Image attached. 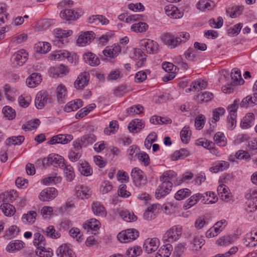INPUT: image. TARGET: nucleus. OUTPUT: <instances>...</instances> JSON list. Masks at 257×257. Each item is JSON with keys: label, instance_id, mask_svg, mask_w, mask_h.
<instances>
[{"label": "nucleus", "instance_id": "nucleus-1", "mask_svg": "<svg viewBox=\"0 0 257 257\" xmlns=\"http://www.w3.org/2000/svg\"><path fill=\"white\" fill-rule=\"evenodd\" d=\"M65 58L71 63L76 64L79 62V56L76 53H70L66 50L56 51L50 56L51 60H62Z\"/></svg>", "mask_w": 257, "mask_h": 257}, {"label": "nucleus", "instance_id": "nucleus-57", "mask_svg": "<svg viewBox=\"0 0 257 257\" xmlns=\"http://www.w3.org/2000/svg\"><path fill=\"white\" fill-rule=\"evenodd\" d=\"M197 51L192 48H189L184 53L185 58L190 61H193L197 57Z\"/></svg>", "mask_w": 257, "mask_h": 257}, {"label": "nucleus", "instance_id": "nucleus-39", "mask_svg": "<svg viewBox=\"0 0 257 257\" xmlns=\"http://www.w3.org/2000/svg\"><path fill=\"white\" fill-rule=\"evenodd\" d=\"M95 136L93 134L89 133L85 135L81 138V147H86L87 145L92 144L95 141Z\"/></svg>", "mask_w": 257, "mask_h": 257}, {"label": "nucleus", "instance_id": "nucleus-45", "mask_svg": "<svg viewBox=\"0 0 257 257\" xmlns=\"http://www.w3.org/2000/svg\"><path fill=\"white\" fill-rule=\"evenodd\" d=\"M93 170L88 162L84 161L81 162V175L84 176H89L92 174Z\"/></svg>", "mask_w": 257, "mask_h": 257}, {"label": "nucleus", "instance_id": "nucleus-46", "mask_svg": "<svg viewBox=\"0 0 257 257\" xmlns=\"http://www.w3.org/2000/svg\"><path fill=\"white\" fill-rule=\"evenodd\" d=\"M198 196H200L199 194H196L191 196L188 200V202H186L183 208L184 209L187 210L192 206L197 203L198 201Z\"/></svg>", "mask_w": 257, "mask_h": 257}, {"label": "nucleus", "instance_id": "nucleus-50", "mask_svg": "<svg viewBox=\"0 0 257 257\" xmlns=\"http://www.w3.org/2000/svg\"><path fill=\"white\" fill-rule=\"evenodd\" d=\"M142 252L141 247L135 246L134 247L129 248L126 252V255L128 257H137Z\"/></svg>", "mask_w": 257, "mask_h": 257}, {"label": "nucleus", "instance_id": "nucleus-6", "mask_svg": "<svg viewBox=\"0 0 257 257\" xmlns=\"http://www.w3.org/2000/svg\"><path fill=\"white\" fill-rule=\"evenodd\" d=\"M42 162L44 165L50 164L56 167L62 168L65 166L64 158L57 154H50Z\"/></svg>", "mask_w": 257, "mask_h": 257}, {"label": "nucleus", "instance_id": "nucleus-49", "mask_svg": "<svg viewBox=\"0 0 257 257\" xmlns=\"http://www.w3.org/2000/svg\"><path fill=\"white\" fill-rule=\"evenodd\" d=\"M102 54L103 55H100V58L102 61L106 60V57H109L110 58H114L115 57L112 50V47L110 46H107L102 51Z\"/></svg>", "mask_w": 257, "mask_h": 257}, {"label": "nucleus", "instance_id": "nucleus-33", "mask_svg": "<svg viewBox=\"0 0 257 257\" xmlns=\"http://www.w3.org/2000/svg\"><path fill=\"white\" fill-rule=\"evenodd\" d=\"M25 140L23 136H12L6 140V144L7 145L10 144L16 145H20L22 144Z\"/></svg>", "mask_w": 257, "mask_h": 257}, {"label": "nucleus", "instance_id": "nucleus-31", "mask_svg": "<svg viewBox=\"0 0 257 257\" xmlns=\"http://www.w3.org/2000/svg\"><path fill=\"white\" fill-rule=\"evenodd\" d=\"M254 120V115L252 113H248L243 117L241 120L240 125L242 128H248L251 125V123Z\"/></svg>", "mask_w": 257, "mask_h": 257}, {"label": "nucleus", "instance_id": "nucleus-18", "mask_svg": "<svg viewBox=\"0 0 257 257\" xmlns=\"http://www.w3.org/2000/svg\"><path fill=\"white\" fill-rule=\"evenodd\" d=\"M158 205L152 204L147 208L144 213V218L147 220H151L155 219L159 212Z\"/></svg>", "mask_w": 257, "mask_h": 257}, {"label": "nucleus", "instance_id": "nucleus-51", "mask_svg": "<svg viewBox=\"0 0 257 257\" xmlns=\"http://www.w3.org/2000/svg\"><path fill=\"white\" fill-rule=\"evenodd\" d=\"M242 8L241 7H233L226 10V13L228 14L231 18H234L239 16L241 13Z\"/></svg>", "mask_w": 257, "mask_h": 257}, {"label": "nucleus", "instance_id": "nucleus-27", "mask_svg": "<svg viewBox=\"0 0 257 257\" xmlns=\"http://www.w3.org/2000/svg\"><path fill=\"white\" fill-rule=\"evenodd\" d=\"M92 209L97 216H105L106 214L105 208L99 202L93 203L92 205Z\"/></svg>", "mask_w": 257, "mask_h": 257}, {"label": "nucleus", "instance_id": "nucleus-13", "mask_svg": "<svg viewBox=\"0 0 257 257\" xmlns=\"http://www.w3.org/2000/svg\"><path fill=\"white\" fill-rule=\"evenodd\" d=\"M48 101V92L46 91H41L36 95L35 104L38 109H42L47 104Z\"/></svg>", "mask_w": 257, "mask_h": 257}, {"label": "nucleus", "instance_id": "nucleus-34", "mask_svg": "<svg viewBox=\"0 0 257 257\" xmlns=\"http://www.w3.org/2000/svg\"><path fill=\"white\" fill-rule=\"evenodd\" d=\"M36 253L40 257H51L53 255L52 250L47 249L44 245H40L37 247Z\"/></svg>", "mask_w": 257, "mask_h": 257}, {"label": "nucleus", "instance_id": "nucleus-28", "mask_svg": "<svg viewBox=\"0 0 257 257\" xmlns=\"http://www.w3.org/2000/svg\"><path fill=\"white\" fill-rule=\"evenodd\" d=\"M37 212L34 211H30L27 214H24L22 218L23 222L28 224H33L36 220Z\"/></svg>", "mask_w": 257, "mask_h": 257}, {"label": "nucleus", "instance_id": "nucleus-30", "mask_svg": "<svg viewBox=\"0 0 257 257\" xmlns=\"http://www.w3.org/2000/svg\"><path fill=\"white\" fill-rule=\"evenodd\" d=\"M1 209L6 216H11L14 215L16 212L14 206L8 203H4L0 206Z\"/></svg>", "mask_w": 257, "mask_h": 257}, {"label": "nucleus", "instance_id": "nucleus-60", "mask_svg": "<svg viewBox=\"0 0 257 257\" xmlns=\"http://www.w3.org/2000/svg\"><path fill=\"white\" fill-rule=\"evenodd\" d=\"M118 195L124 198H127L131 195V193L126 190V186L125 184H121L117 191Z\"/></svg>", "mask_w": 257, "mask_h": 257}, {"label": "nucleus", "instance_id": "nucleus-64", "mask_svg": "<svg viewBox=\"0 0 257 257\" xmlns=\"http://www.w3.org/2000/svg\"><path fill=\"white\" fill-rule=\"evenodd\" d=\"M232 240L231 236H224L219 238L217 241L216 243L219 245H226L229 244Z\"/></svg>", "mask_w": 257, "mask_h": 257}, {"label": "nucleus", "instance_id": "nucleus-37", "mask_svg": "<svg viewBox=\"0 0 257 257\" xmlns=\"http://www.w3.org/2000/svg\"><path fill=\"white\" fill-rule=\"evenodd\" d=\"M50 44L47 42H39L35 46L36 51L42 54L47 53L50 50Z\"/></svg>", "mask_w": 257, "mask_h": 257}, {"label": "nucleus", "instance_id": "nucleus-43", "mask_svg": "<svg viewBox=\"0 0 257 257\" xmlns=\"http://www.w3.org/2000/svg\"><path fill=\"white\" fill-rule=\"evenodd\" d=\"M148 29V25L144 22H139L133 25L131 29L136 32L142 33L146 32Z\"/></svg>", "mask_w": 257, "mask_h": 257}, {"label": "nucleus", "instance_id": "nucleus-2", "mask_svg": "<svg viewBox=\"0 0 257 257\" xmlns=\"http://www.w3.org/2000/svg\"><path fill=\"white\" fill-rule=\"evenodd\" d=\"M139 235L138 231L134 228H129L119 232L117 238L120 242L127 243L135 240Z\"/></svg>", "mask_w": 257, "mask_h": 257}, {"label": "nucleus", "instance_id": "nucleus-44", "mask_svg": "<svg viewBox=\"0 0 257 257\" xmlns=\"http://www.w3.org/2000/svg\"><path fill=\"white\" fill-rule=\"evenodd\" d=\"M214 141L218 145L225 146L226 144V139L224 134L221 132H217L214 136Z\"/></svg>", "mask_w": 257, "mask_h": 257}, {"label": "nucleus", "instance_id": "nucleus-25", "mask_svg": "<svg viewBox=\"0 0 257 257\" xmlns=\"http://www.w3.org/2000/svg\"><path fill=\"white\" fill-rule=\"evenodd\" d=\"M95 38V34L92 31H86L81 34V46L90 44Z\"/></svg>", "mask_w": 257, "mask_h": 257}, {"label": "nucleus", "instance_id": "nucleus-38", "mask_svg": "<svg viewBox=\"0 0 257 257\" xmlns=\"http://www.w3.org/2000/svg\"><path fill=\"white\" fill-rule=\"evenodd\" d=\"M189 155V152L186 149H181L176 151L172 156V159L174 161L184 159Z\"/></svg>", "mask_w": 257, "mask_h": 257}, {"label": "nucleus", "instance_id": "nucleus-8", "mask_svg": "<svg viewBox=\"0 0 257 257\" xmlns=\"http://www.w3.org/2000/svg\"><path fill=\"white\" fill-rule=\"evenodd\" d=\"M131 177L135 185L140 186L146 183L147 178L144 173L138 168H134L131 172Z\"/></svg>", "mask_w": 257, "mask_h": 257}, {"label": "nucleus", "instance_id": "nucleus-32", "mask_svg": "<svg viewBox=\"0 0 257 257\" xmlns=\"http://www.w3.org/2000/svg\"><path fill=\"white\" fill-rule=\"evenodd\" d=\"M213 7V2L209 0H200L197 4V9L201 11L210 10Z\"/></svg>", "mask_w": 257, "mask_h": 257}, {"label": "nucleus", "instance_id": "nucleus-40", "mask_svg": "<svg viewBox=\"0 0 257 257\" xmlns=\"http://www.w3.org/2000/svg\"><path fill=\"white\" fill-rule=\"evenodd\" d=\"M191 191L187 188H184L178 190L175 194V198L178 200H181L191 195Z\"/></svg>", "mask_w": 257, "mask_h": 257}, {"label": "nucleus", "instance_id": "nucleus-52", "mask_svg": "<svg viewBox=\"0 0 257 257\" xmlns=\"http://www.w3.org/2000/svg\"><path fill=\"white\" fill-rule=\"evenodd\" d=\"M40 121L39 119L36 118L34 120H30L26 124L23 125L22 128L25 131H30L32 128H35L40 124Z\"/></svg>", "mask_w": 257, "mask_h": 257}, {"label": "nucleus", "instance_id": "nucleus-36", "mask_svg": "<svg viewBox=\"0 0 257 257\" xmlns=\"http://www.w3.org/2000/svg\"><path fill=\"white\" fill-rule=\"evenodd\" d=\"M191 136V132L189 126H185L180 132L181 141L184 143H188Z\"/></svg>", "mask_w": 257, "mask_h": 257}, {"label": "nucleus", "instance_id": "nucleus-16", "mask_svg": "<svg viewBox=\"0 0 257 257\" xmlns=\"http://www.w3.org/2000/svg\"><path fill=\"white\" fill-rule=\"evenodd\" d=\"M141 46L143 50L150 54L156 53L159 49V45L156 42L149 40L141 41Z\"/></svg>", "mask_w": 257, "mask_h": 257}, {"label": "nucleus", "instance_id": "nucleus-17", "mask_svg": "<svg viewBox=\"0 0 257 257\" xmlns=\"http://www.w3.org/2000/svg\"><path fill=\"white\" fill-rule=\"evenodd\" d=\"M83 60L85 63L92 66H96L100 64L99 58L92 52L85 53L83 55Z\"/></svg>", "mask_w": 257, "mask_h": 257}, {"label": "nucleus", "instance_id": "nucleus-20", "mask_svg": "<svg viewBox=\"0 0 257 257\" xmlns=\"http://www.w3.org/2000/svg\"><path fill=\"white\" fill-rule=\"evenodd\" d=\"M60 17L67 21L74 20L79 17V14L72 10L65 9L62 11L60 14Z\"/></svg>", "mask_w": 257, "mask_h": 257}, {"label": "nucleus", "instance_id": "nucleus-59", "mask_svg": "<svg viewBox=\"0 0 257 257\" xmlns=\"http://www.w3.org/2000/svg\"><path fill=\"white\" fill-rule=\"evenodd\" d=\"M242 27V23L237 24L228 30V33L233 36H236L239 33Z\"/></svg>", "mask_w": 257, "mask_h": 257}, {"label": "nucleus", "instance_id": "nucleus-62", "mask_svg": "<svg viewBox=\"0 0 257 257\" xmlns=\"http://www.w3.org/2000/svg\"><path fill=\"white\" fill-rule=\"evenodd\" d=\"M207 85V82L204 80H199L192 83L191 87H193L195 89H202L205 88Z\"/></svg>", "mask_w": 257, "mask_h": 257}, {"label": "nucleus", "instance_id": "nucleus-35", "mask_svg": "<svg viewBox=\"0 0 257 257\" xmlns=\"http://www.w3.org/2000/svg\"><path fill=\"white\" fill-rule=\"evenodd\" d=\"M231 109L230 110V114L227 117V121L229 125V127L230 130H232L235 127L236 125V119L235 117L237 115V112L236 109H234L233 108H231Z\"/></svg>", "mask_w": 257, "mask_h": 257}, {"label": "nucleus", "instance_id": "nucleus-3", "mask_svg": "<svg viewBox=\"0 0 257 257\" xmlns=\"http://www.w3.org/2000/svg\"><path fill=\"white\" fill-rule=\"evenodd\" d=\"M182 234V227L176 225L168 230L163 235V240L166 242H172L177 240Z\"/></svg>", "mask_w": 257, "mask_h": 257}, {"label": "nucleus", "instance_id": "nucleus-61", "mask_svg": "<svg viewBox=\"0 0 257 257\" xmlns=\"http://www.w3.org/2000/svg\"><path fill=\"white\" fill-rule=\"evenodd\" d=\"M61 180V179L60 177L51 176L43 179L42 182L44 184L47 185L53 183L56 184L60 182Z\"/></svg>", "mask_w": 257, "mask_h": 257}, {"label": "nucleus", "instance_id": "nucleus-53", "mask_svg": "<svg viewBox=\"0 0 257 257\" xmlns=\"http://www.w3.org/2000/svg\"><path fill=\"white\" fill-rule=\"evenodd\" d=\"M63 168L64 172L66 174L67 180L69 181H71L73 180L75 176L72 167L65 164V166Z\"/></svg>", "mask_w": 257, "mask_h": 257}, {"label": "nucleus", "instance_id": "nucleus-19", "mask_svg": "<svg viewBox=\"0 0 257 257\" xmlns=\"http://www.w3.org/2000/svg\"><path fill=\"white\" fill-rule=\"evenodd\" d=\"M73 148L69 152V159L72 162L77 161L80 157L79 150L80 149V142L78 141L73 143Z\"/></svg>", "mask_w": 257, "mask_h": 257}, {"label": "nucleus", "instance_id": "nucleus-41", "mask_svg": "<svg viewBox=\"0 0 257 257\" xmlns=\"http://www.w3.org/2000/svg\"><path fill=\"white\" fill-rule=\"evenodd\" d=\"M80 104V99H78L74 101L68 102L64 108V110L67 112L76 110L79 108Z\"/></svg>", "mask_w": 257, "mask_h": 257}, {"label": "nucleus", "instance_id": "nucleus-5", "mask_svg": "<svg viewBox=\"0 0 257 257\" xmlns=\"http://www.w3.org/2000/svg\"><path fill=\"white\" fill-rule=\"evenodd\" d=\"M161 181H162V183L156 191V197L158 199L161 198L169 194L173 186V183L167 179Z\"/></svg>", "mask_w": 257, "mask_h": 257}, {"label": "nucleus", "instance_id": "nucleus-23", "mask_svg": "<svg viewBox=\"0 0 257 257\" xmlns=\"http://www.w3.org/2000/svg\"><path fill=\"white\" fill-rule=\"evenodd\" d=\"M25 243L19 240H15L11 241L7 246V250L9 252H15L24 248Z\"/></svg>", "mask_w": 257, "mask_h": 257}, {"label": "nucleus", "instance_id": "nucleus-58", "mask_svg": "<svg viewBox=\"0 0 257 257\" xmlns=\"http://www.w3.org/2000/svg\"><path fill=\"white\" fill-rule=\"evenodd\" d=\"M212 96L213 94L212 93L208 91H205L199 93L197 95V97L198 99H200L201 101L207 102L210 100L212 99Z\"/></svg>", "mask_w": 257, "mask_h": 257}, {"label": "nucleus", "instance_id": "nucleus-55", "mask_svg": "<svg viewBox=\"0 0 257 257\" xmlns=\"http://www.w3.org/2000/svg\"><path fill=\"white\" fill-rule=\"evenodd\" d=\"M46 234L48 236L57 239L60 237L61 234L58 231H56L53 226H49L46 229Z\"/></svg>", "mask_w": 257, "mask_h": 257}, {"label": "nucleus", "instance_id": "nucleus-54", "mask_svg": "<svg viewBox=\"0 0 257 257\" xmlns=\"http://www.w3.org/2000/svg\"><path fill=\"white\" fill-rule=\"evenodd\" d=\"M34 237V244L37 246V247H39L40 245H45V238L41 233L39 232L35 233Z\"/></svg>", "mask_w": 257, "mask_h": 257}, {"label": "nucleus", "instance_id": "nucleus-7", "mask_svg": "<svg viewBox=\"0 0 257 257\" xmlns=\"http://www.w3.org/2000/svg\"><path fill=\"white\" fill-rule=\"evenodd\" d=\"M28 54L26 51L22 49L15 53L12 56L11 60L13 63L14 66L23 65L28 60Z\"/></svg>", "mask_w": 257, "mask_h": 257}, {"label": "nucleus", "instance_id": "nucleus-15", "mask_svg": "<svg viewBox=\"0 0 257 257\" xmlns=\"http://www.w3.org/2000/svg\"><path fill=\"white\" fill-rule=\"evenodd\" d=\"M100 223L98 220L91 218L86 222L83 223V228L87 230V232L91 231V233L95 235L99 228Z\"/></svg>", "mask_w": 257, "mask_h": 257}, {"label": "nucleus", "instance_id": "nucleus-9", "mask_svg": "<svg viewBox=\"0 0 257 257\" xmlns=\"http://www.w3.org/2000/svg\"><path fill=\"white\" fill-rule=\"evenodd\" d=\"M58 195L57 190L54 187L47 188L43 190L39 196L42 201H49L54 199Z\"/></svg>", "mask_w": 257, "mask_h": 257}, {"label": "nucleus", "instance_id": "nucleus-29", "mask_svg": "<svg viewBox=\"0 0 257 257\" xmlns=\"http://www.w3.org/2000/svg\"><path fill=\"white\" fill-rule=\"evenodd\" d=\"M67 94V90L65 86L63 84H60L57 88V99L59 103H64V99Z\"/></svg>", "mask_w": 257, "mask_h": 257}, {"label": "nucleus", "instance_id": "nucleus-56", "mask_svg": "<svg viewBox=\"0 0 257 257\" xmlns=\"http://www.w3.org/2000/svg\"><path fill=\"white\" fill-rule=\"evenodd\" d=\"M3 196L6 201L12 202L18 197V194L16 191L11 190L4 193Z\"/></svg>", "mask_w": 257, "mask_h": 257}, {"label": "nucleus", "instance_id": "nucleus-12", "mask_svg": "<svg viewBox=\"0 0 257 257\" xmlns=\"http://www.w3.org/2000/svg\"><path fill=\"white\" fill-rule=\"evenodd\" d=\"M56 252L58 257H76L70 246L67 244L60 246Z\"/></svg>", "mask_w": 257, "mask_h": 257}, {"label": "nucleus", "instance_id": "nucleus-21", "mask_svg": "<svg viewBox=\"0 0 257 257\" xmlns=\"http://www.w3.org/2000/svg\"><path fill=\"white\" fill-rule=\"evenodd\" d=\"M42 80L41 75L38 73H34L26 80V84L31 88L36 87Z\"/></svg>", "mask_w": 257, "mask_h": 257}, {"label": "nucleus", "instance_id": "nucleus-26", "mask_svg": "<svg viewBox=\"0 0 257 257\" xmlns=\"http://www.w3.org/2000/svg\"><path fill=\"white\" fill-rule=\"evenodd\" d=\"M231 79L235 84H242L244 80L242 78L240 71L237 68H234L231 72Z\"/></svg>", "mask_w": 257, "mask_h": 257}, {"label": "nucleus", "instance_id": "nucleus-10", "mask_svg": "<svg viewBox=\"0 0 257 257\" xmlns=\"http://www.w3.org/2000/svg\"><path fill=\"white\" fill-rule=\"evenodd\" d=\"M163 42L171 48H175L180 44L181 41L176 35H172L170 33L164 34L161 38Z\"/></svg>", "mask_w": 257, "mask_h": 257}, {"label": "nucleus", "instance_id": "nucleus-4", "mask_svg": "<svg viewBox=\"0 0 257 257\" xmlns=\"http://www.w3.org/2000/svg\"><path fill=\"white\" fill-rule=\"evenodd\" d=\"M53 34L55 36V39L53 40L54 45L61 47L65 43L64 39L70 36L72 32L71 30L65 31L61 29H56L54 30Z\"/></svg>", "mask_w": 257, "mask_h": 257}, {"label": "nucleus", "instance_id": "nucleus-11", "mask_svg": "<svg viewBox=\"0 0 257 257\" xmlns=\"http://www.w3.org/2000/svg\"><path fill=\"white\" fill-rule=\"evenodd\" d=\"M73 136L68 134H59L52 137L48 143L50 145L56 144H66L72 141Z\"/></svg>", "mask_w": 257, "mask_h": 257}, {"label": "nucleus", "instance_id": "nucleus-24", "mask_svg": "<svg viewBox=\"0 0 257 257\" xmlns=\"http://www.w3.org/2000/svg\"><path fill=\"white\" fill-rule=\"evenodd\" d=\"M249 99H251V95L247 96L244 98L241 102H240L239 99H235L234 100L233 103L228 106V108H233L236 110V108L238 107L239 104L241 107L247 108L249 105L248 101L249 100Z\"/></svg>", "mask_w": 257, "mask_h": 257}, {"label": "nucleus", "instance_id": "nucleus-47", "mask_svg": "<svg viewBox=\"0 0 257 257\" xmlns=\"http://www.w3.org/2000/svg\"><path fill=\"white\" fill-rule=\"evenodd\" d=\"M118 128V123L116 120H112L109 123V128H105L104 130V133L110 135V134H114L116 132Z\"/></svg>", "mask_w": 257, "mask_h": 257}, {"label": "nucleus", "instance_id": "nucleus-63", "mask_svg": "<svg viewBox=\"0 0 257 257\" xmlns=\"http://www.w3.org/2000/svg\"><path fill=\"white\" fill-rule=\"evenodd\" d=\"M55 74L58 77L60 76V74L63 75L68 73V69L67 67L62 64L59 66H56L54 68Z\"/></svg>", "mask_w": 257, "mask_h": 257}, {"label": "nucleus", "instance_id": "nucleus-22", "mask_svg": "<svg viewBox=\"0 0 257 257\" xmlns=\"http://www.w3.org/2000/svg\"><path fill=\"white\" fill-rule=\"evenodd\" d=\"M145 126L141 120L135 119L132 120L128 125V129L131 133H138Z\"/></svg>", "mask_w": 257, "mask_h": 257}, {"label": "nucleus", "instance_id": "nucleus-48", "mask_svg": "<svg viewBox=\"0 0 257 257\" xmlns=\"http://www.w3.org/2000/svg\"><path fill=\"white\" fill-rule=\"evenodd\" d=\"M3 112L9 119L11 120L16 117L15 110L9 106H6L3 108Z\"/></svg>", "mask_w": 257, "mask_h": 257}, {"label": "nucleus", "instance_id": "nucleus-14", "mask_svg": "<svg viewBox=\"0 0 257 257\" xmlns=\"http://www.w3.org/2000/svg\"><path fill=\"white\" fill-rule=\"evenodd\" d=\"M159 241L157 238H147L145 240L143 247L148 253H151L157 250L159 246Z\"/></svg>", "mask_w": 257, "mask_h": 257}, {"label": "nucleus", "instance_id": "nucleus-42", "mask_svg": "<svg viewBox=\"0 0 257 257\" xmlns=\"http://www.w3.org/2000/svg\"><path fill=\"white\" fill-rule=\"evenodd\" d=\"M120 216L126 222L135 221L137 219V217L133 212L131 213L128 211L120 212Z\"/></svg>", "mask_w": 257, "mask_h": 257}]
</instances>
